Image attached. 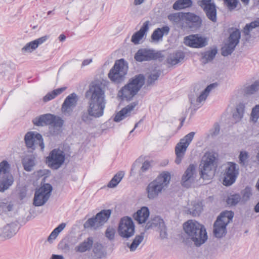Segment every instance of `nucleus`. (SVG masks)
Returning a JSON list of instances; mask_svg holds the SVG:
<instances>
[{
  "label": "nucleus",
  "mask_w": 259,
  "mask_h": 259,
  "mask_svg": "<svg viewBox=\"0 0 259 259\" xmlns=\"http://www.w3.org/2000/svg\"><path fill=\"white\" fill-rule=\"evenodd\" d=\"M242 198L245 201L248 200L251 195V192L250 188H245L242 192Z\"/></svg>",
  "instance_id": "nucleus-53"
},
{
  "label": "nucleus",
  "mask_w": 259,
  "mask_h": 259,
  "mask_svg": "<svg viewBox=\"0 0 259 259\" xmlns=\"http://www.w3.org/2000/svg\"><path fill=\"white\" fill-rule=\"evenodd\" d=\"M183 229L188 239L197 247L203 244L208 236L205 227L196 221L189 220L184 223Z\"/></svg>",
  "instance_id": "nucleus-2"
},
{
  "label": "nucleus",
  "mask_w": 259,
  "mask_h": 259,
  "mask_svg": "<svg viewBox=\"0 0 259 259\" xmlns=\"http://www.w3.org/2000/svg\"><path fill=\"white\" fill-rule=\"evenodd\" d=\"M150 163L149 161H146L143 163L141 168V171L142 172H145L150 167Z\"/></svg>",
  "instance_id": "nucleus-58"
},
{
  "label": "nucleus",
  "mask_w": 259,
  "mask_h": 259,
  "mask_svg": "<svg viewBox=\"0 0 259 259\" xmlns=\"http://www.w3.org/2000/svg\"><path fill=\"white\" fill-rule=\"evenodd\" d=\"M185 44L192 48H202L207 45L206 38L199 36L198 34L190 35L185 37Z\"/></svg>",
  "instance_id": "nucleus-22"
},
{
  "label": "nucleus",
  "mask_w": 259,
  "mask_h": 259,
  "mask_svg": "<svg viewBox=\"0 0 259 259\" xmlns=\"http://www.w3.org/2000/svg\"><path fill=\"white\" fill-rule=\"evenodd\" d=\"M202 210V206L200 203L193 202L191 207L189 208L188 211L193 217L199 215Z\"/></svg>",
  "instance_id": "nucleus-40"
},
{
  "label": "nucleus",
  "mask_w": 259,
  "mask_h": 259,
  "mask_svg": "<svg viewBox=\"0 0 259 259\" xmlns=\"http://www.w3.org/2000/svg\"><path fill=\"white\" fill-rule=\"evenodd\" d=\"M50 259H64L62 255L53 254Z\"/></svg>",
  "instance_id": "nucleus-63"
},
{
  "label": "nucleus",
  "mask_w": 259,
  "mask_h": 259,
  "mask_svg": "<svg viewBox=\"0 0 259 259\" xmlns=\"http://www.w3.org/2000/svg\"><path fill=\"white\" fill-rule=\"evenodd\" d=\"M111 213L110 209L103 210L95 217L90 218L84 223V228H93L96 229L107 221Z\"/></svg>",
  "instance_id": "nucleus-13"
},
{
  "label": "nucleus",
  "mask_w": 259,
  "mask_h": 259,
  "mask_svg": "<svg viewBox=\"0 0 259 259\" xmlns=\"http://www.w3.org/2000/svg\"><path fill=\"white\" fill-rule=\"evenodd\" d=\"M220 130V125L218 123H214L213 129L212 130L210 134L211 136H215L219 134Z\"/></svg>",
  "instance_id": "nucleus-55"
},
{
  "label": "nucleus",
  "mask_w": 259,
  "mask_h": 259,
  "mask_svg": "<svg viewBox=\"0 0 259 259\" xmlns=\"http://www.w3.org/2000/svg\"><path fill=\"white\" fill-rule=\"evenodd\" d=\"M25 142L27 147L35 149L39 146L42 150L45 148L42 136L38 133L34 134L33 132H28L25 136Z\"/></svg>",
  "instance_id": "nucleus-18"
},
{
  "label": "nucleus",
  "mask_w": 259,
  "mask_h": 259,
  "mask_svg": "<svg viewBox=\"0 0 259 259\" xmlns=\"http://www.w3.org/2000/svg\"><path fill=\"white\" fill-rule=\"evenodd\" d=\"M225 4L229 10L235 9L239 3L238 0H225Z\"/></svg>",
  "instance_id": "nucleus-49"
},
{
  "label": "nucleus",
  "mask_w": 259,
  "mask_h": 259,
  "mask_svg": "<svg viewBox=\"0 0 259 259\" xmlns=\"http://www.w3.org/2000/svg\"><path fill=\"white\" fill-rule=\"evenodd\" d=\"M145 233H141L135 236L131 244L127 243V246L129 247L130 251H134L136 250L139 244L143 241Z\"/></svg>",
  "instance_id": "nucleus-37"
},
{
  "label": "nucleus",
  "mask_w": 259,
  "mask_h": 259,
  "mask_svg": "<svg viewBox=\"0 0 259 259\" xmlns=\"http://www.w3.org/2000/svg\"><path fill=\"white\" fill-rule=\"evenodd\" d=\"M154 228H157L160 230H164L165 224L163 220L159 217H155L150 221H148L145 226V230H149Z\"/></svg>",
  "instance_id": "nucleus-29"
},
{
  "label": "nucleus",
  "mask_w": 259,
  "mask_h": 259,
  "mask_svg": "<svg viewBox=\"0 0 259 259\" xmlns=\"http://www.w3.org/2000/svg\"><path fill=\"white\" fill-rule=\"evenodd\" d=\"M185 55L182 52H177L171 54L166 60L167 63L171 65H175L184 59Z\"/></svg>",
  "instance_id": "nucleus-34"
},
{
  "label": "nucleus",
  "mask_w": 259,
  "mask_h": 259,
  "mask_svg": "<svg viewBox=\"0 0 259 259\" xmlns=\"http://www.w3.org/2000/svg\"><path fill=\"white\" fill-rule=\"evenodd\" d=\"M52 123L49 126V133L52 136H57L62 132L64 120L58 116L55 115Z\"/></svg>",
  "instance_id": "nucleus-24"
},
{
  "label": "nucleus",
  "mask_w": 259,
  "mask_h": 259,
  "mask_svg": "<svg viewBox=\"0 0 259 259\" xmlns=\"http://www.w3.org/2000/svg\"><path fill=\"white\" fill-rule=\"evenodd\" d=\"M144 82L145 77L143 74L136 75L130 80L128 83L121 89L118 96L122 100H131L141 89Z\"/></svg>",
  "instance_id": "nucleus-4"
},
{
  "label": "nucleus",
  "mask_w": 259,
  "mask_h": 259,
  "mask_svg": "<svg viewBox=\"0 0 259 259\" xmlns=\"http://www.w3.org/2000/svg\"><path fill=\"white\" fill-rule=\"evenodd\" d=\"M185 13L179 12L170 14L168 15V19L174 24L176 25L180 23L182 20H184Z\"/></svg>",
  "instance_id": "nucleus-39"
},
{
  "label": "nucleus",
  "mask_w": 259,
  "mask_h": 259,
  "mask_svg": "<svg viewBox=\"0 0 259 259\" xmlns=\"http://www.w3.org/2000/svg\"><path fill=\"white\" fill-rule=\"evenodd\" d=\"M65 223H61L57 227H56L53 231L55 232L57 235H58L65 228Z\"/></svg>",
  "instance_id": "nucleus-57"
},
{
  "label": "nucleus",
  "mask_w": 259,
  "mask_h": 259,
  "mask_svg": "<svg viewBox=\"0 0 259 259\" xmlns=\"http://www.w3.org/2000/svg\"><path fill=\"white\" fill-rule=\"evenodd\" d=\"M184 20L186 26L192 31L199 29L202 23V19L199 16L191 12L185 13Z\"/></svg>",
  "instance_id": "nucleus-19"
},
{
  "label": "nucleus",
  "mask_w": 259,
  "mask_h": 259,
  "mask_svg": "<svg viewBox=\"0 0 259 259\" xmlns=\"http://www.w3.org/2000/svg\"><path fill=\"white\" fill-rule=\"evenodd\" d=\"M78 100V96L75 93H73L68 95L62 105V112L64 115H70L77 105Z\"/></svg>",
  "instance_id": "nucleus-20"
},
{
  "label": "nucleus",
  "mask_w": 259,
  "mask_h": 259,
  "mask_svg": "<svg viewBox=\"0 0 259 259\" xmlns=\"http://www.w3.org/2000/svg\"><path fill=\"white\" fill-rule=\"evenodd\" d=\"M105 234L108 239L112 240L114 237L115 230L113 228H108L107 229Z\"/></svg>",
  "instance_id": "nucleus-54"
},
{
  "label": "nucleus",
  "mask_w": 259,
  "mask_h": 259,
  "mask_svg": "<svg viewBox=\"0 0 259 259\" xmlns=\"http://www.w3.org/2000/svg\"><path fill=\"white\" fill-rule=\"evenodd\" d=\"M149 21H145L140 30L134 33L132 36L131 41L134 44L137 45L140 43V41L142 39L146 32L149 29Z\"/></svg>",
  "instance_id": "nucleus-28"
},
{
  "label": "nucleus",
  "mask_w": 259,
  "mask_h": 259,
  "mask_svg": "<svg viewBox=\"0 0 259 259\" xmlns=\"http://www.w3.org/2000/svg\"><path fill=\"white\" fill-rule=\"evenodd\" d=\"M248 158L246 151H241L239 156V163L242 166H245Z\"/></svg>",
  "instance_id": "nucleus-50"
},
{
  "label": "nucleus",
  "mask_w": 259,
  "mask_h": 259,
  "mask_svg": "<svg viewBox=\"0 0 259 259\" xmlns=\"http://www.w3.org/2000/svg\"><path fill=\"white\" fill-rule=\"evenodd\" d=\"M161 32V34H162V35H167L168 34L169 32V27L167 26H164L162 27L161 28H159Z\"/></svg>",
  "instance_id": "nucleus-59"
},
{
  "label": "nucleus",
  "mask_w": 259,
  "mask_h": 259,
  "mask_svg": "<svg viewBox=\"0 0 259 259\" xmlns=\"http://www.w3.org/2000/svg\"><path fill=\"white\" fill-rule=\"evenodd\" d=\"M127 70V64L123 59L117 60L110 70L108 77L112 82L119 83L124 80Z\"/></svg>",
  "instance_id": "nucleus-7"
},
{
  "label": "nucleus",
  "mask_w": 259,
  "mask_h": 259,
  "mask_svg": "<svg viewBox=\"0 0 259 259\" xmlns=\"http://www.w3.org/2000/svg\"><path fill=\"white\" fill-rule=\"evenodd\" d=\"M240 37L241 33L238 29H236L230 34L227 43L222 48V55L223 56L231 54L238 44Z\"/></svg>",
  "instance_id": "nucleus-17"
},
{
  "label": "nucleus",
  "mask_w": 259,
  "mask_h": 259,
  "mask_svg": "<svg viewBox=\"0 0 259 259\" xmlns=\"http://www.w3.org/2000/svg\"><path fill=\"white\" fill-rule=\"evenodd\" d=\"M66 87H62L53 90V91L48 93L43 98L44 102H48L53 99L56 96L62 94L66 89Z\"/></svg>",
  "instance_id": "nucleus-38"
},
{
  "label": "nucleus",
  "mask_w": 259,
  "mask_h": 259,
  "mask_svg": "<svg viewBox=\"0 0 259 259\" xmlns=\"http://www.w3.org/2000/svg\"><path fill=\"white\" fill-rule=\"evenodd\" d=\"M259 27V18L249 24H246L243 28V33L245 35H249L253 28Z\"/></svg>",
  "instance_id": "nucleus-46"
},
{
  "label": "nucleus",
  "mask_w": 259,
  "mask_h": 259,
  "mask_svg": "<svg viewBox=\"0 0 259 259\" xmlns=\"http://www.w3.org/2000/svg\"><path fill=\"white\" fill-rule=\"evenodd\" d=\"M172 8L175 10H180L184 9L180 0L177 1L173 4Z\"/></svg>",
  "instance_id": "nucleus-56"
},
{
  "label": "nucleus",
  "mask_w": 259,
  "mask_h": 259,
  "mask_svg": "<svg viewBox=\"0 0 259 259\" xmlns=\"http://www.w3.org/2000/svg\"><path fill=\"white\" fill-rule=\"evenodd\" d=\"M74 244L70 242L68 239H63L59 244V248L64 252L68 253L73 247Z\"/></svg>",
  "instance_id": "nucleus-41"
},
{
  "label": "nucleus",
  "mask_w": 259,
  "mask_h": 259,
  "mask_svg": "<svg viewBox=\"0 0 259 259\" xmlns=\"http://www.w3.org/2000/svg\"><path fill=\"white\" fill-rule=\"evenodd\" d=\"M17 227L14 223L7 224L2 228L1 235L4 237L11 238L16 233Z\"/></svg>",
  "instance_id": "nucleus-33"
},
{
  "label": "nucleus",
  "mask_w": 259,
  "mask_h": 259,
  "mask_svg": "<svg viewBox=\"0 0 259 259\" xmlns=\"http://www.w3.org/2000/svg\"><path fill=\"white\" fill-rule=\"evenodd\" d=\"M197 4L203 10L210 21L213 23L217 22V6L213 0H199Z\"/></svg>",
  "instance_id": "nucleus-15"
},
{
  "label": "nucleus",
  "mask_w": 259,
  "mask_h": 259,
  "mask_svg": "<svg viewBox=\"0 0 259 259\" xmlns=\"http://www.w3.org/2000/svg\"><path fill=\"white\" fill-rule=\"evenodd\" d=\"M10 165L6 160L0 163V192L9 189L14 183V179L10 172Z\"/></svg>",
  "instance_id": "nucleus-8"
},
{
  "label": "nucleus",
  "mask_w": 259,
  "mask_h": 259,
  "mask_svg": "<svg viewBox=\"0 0 259 259\" xmlns=\"http://www.w3.org/2000/svg\"><path fill=\"white\" fill-rule=\"evenodd\" d=\"M170 180V176L168 172L160 174L154 180L151 182L146 188L147 198L153 200L161 194L168 186Z\"/></svg>",
  "instance_id": "nucleus-3"
},
{
  "label": "nucleus",
  "mask_w": 259,
  "mask_h": 259,
  "mask_svg": "<svg viewBox=\"0 0 259 259\" xmlns=\"http://www.w3.org/2000/svg\"><path fill=\"white\" fill-rule=\"evenodd\" d=\"M259 89V81H255L253 84L247 87L245 89V93L247 94H253Z\"/></svg>",
  "instance_id": "nucleus-47"
},
{
  "label": "nucleus",
  "mask_w": 259,
  "mask_h": 259,
  "mask_svg": "<svg viewBox=\"0 0 259 259\" xmlns=\"http://www.w3.org/2000/svg\"><path fill=\"white\" fill-rule=\"evenodd\" d=\"M106 87L102 82L93 83L86 93V97L90 96L87 111H83L80 115L82 121L89 123L93 118H99L104 114L106 100Z\"/></svg>",
  "instance_id": "nucleus-1"
},
{
  "label": "nucleus",
  "mask_w": 259,
  "mask_h": 259,
  "mask_svg": "<svg viewBox=\"0 0 259 259\" xmlns=\"http://www.w3.org/2000/svg\"><path fill=\"white\" fill-rule=\"evenodd\" d=\"M182 3L184 8L191 7L192 5L191 0H180Z\"/></svg>",
  "instance_id": "nucleus-60"
},
{
  "label": "nucleus",
  "mask_w": 259,
  "mask_h": 259,
  "mask_svg": "<svg viewBox=\"0 0 259 259\" xmlns=\"http://www.w3.org/2000/svg\"><path fill=\"white\" fill-rule=\"evenodd\" d=\"M217 53V50L213 49L204 53L202 56V61L204 63H207L212 61Z\"/></svg>",
  "instance_id": "nucleus-44"
},
{
  "label": "nucleus",
  "mask_w": 259,
  "mask_h": 259,
  "mask_svg": "<svg viewBox=\"0 0 259 259\" xmlns=\"http://www.w3.org/2000/svg\"><path fill=\"white\" fill-rule=\"evenodd\" d=\"M24 169L26 171H31L36 164V158L33 155H26L22 160Z\"/></svg>",
  "instance_id": "nucleus-31"
},
{
  "label": "nucleus",
  "mask_w": 259,
  "mask_h": 259,
  "mask_svg": "<svg viewBox=\"0 0 259 259\" xmlns=\"http://www.w3.org/2000/svg\"><path fill=\"white\" fill-rule=\"evenodd\" d=\"M234 213L232 211H225L221 213L213 224L214 236L221 238L227 234V226L232 221Z\"/></svg>",
  "instance_id": "nucleus-5"
},
{
  "label": "nucleus",
  "mask_w": 259,
  "mask_h": 259,
  "mask_svg": "<svg viewBox=\"0 0 259 259\" xmlns=\"http://www.w3.org/2000/svg\"><path fill=\"white\" fill-rule=\"evenodd\" d=\"M137 105V102H133L128 105L116 114L114 120L116 122H119L129 116L131 115V112Z\"/></svg>",
  "instance_id": "nucleus-26"
},
{
  "label": "nucleus",
  "mask_w": 259,
  "mask_h": 259,
  "mask_svg": "<svg viewBox=\"0 0 259 259\" xmlns=\"http://www.w3.org/2000/svg\"><path fill=\"white\" fill-rule=\"evenodd\" d=\"M57 236L58 235H56L55 232L52 231L48 238V241L50 242H51L52 240H54Z\"/></svg>",
  "instance_id": "nucleus-61"
},
{
  "label": "nucleus",
  "mask_w": 259,
  "mask_h": 259,
  "mask_svg": "<svg viewBox=\"0 0 259 259\" xmlns=\"http://www.w3.org/2000/svg\"><path fill=\"white\" fill-rule=\"evenodd\" d=\"M93 243V238L92 237H89L75 246L74 250L75 252L79 253H83L87 251H89L92 247Z\"/></svg>",
  "instance_id": "nucleus-30"
},
{
  "label": "nucleus",
  "mask_w": 259,
  "mask_h": 259,
  "mask_svg": "<svg viewBox=\"0 0 259 259\" xmlns=\"http://www.w3.org/2000/svg\"><path fill=\"white\" fill-rule=\"evenodd\" d=\"M163 37L161 34V30L159 28L156 29L153 32L151 35V38L154 41L159 40Z\"/></svg>",
  "instance_id": "nucleus-52"
},
{
  "label": "nucleus",
  "mask_w": 259,
  "mask_h": 259,
  "mask_svg": "<svg viewBox=\"0 0 259 259\" xmlns=\"http://www.w3.org/2000/svg\"><path fill=\"white\" fill-rule=\"evenodd\" d=\"M135 59L138 62L158 60L162 61L164 56L160 51L147 49H139L135 54Z\"/></svg>",
  "instance_id": "nucleus-11"
},
{
  "label": "nucleus",
  "mask_w": 259,
  "mask_h": 259,
  "mask_svg": "<svg viewBox=\"0 0 259 259\" xmlns=\"http://www.w3.org/2000/svg\"><path fill=\"white\" fill-rule=\"evenodd\" d=\"M195 134V132H190L186 135L183 138L181 139L176 146L175 153L176 158L175 162L177 164H179L181 162L187 149L194 138Z\"/></svg>",
  "instance_id": "nucleus-10"
},
{
  "label": "nucleus",
  "mask_w": 259,
  "mask_h": 259,
  "mask_svg": "<svg viewBox=\"0 0 259 259\" xmlns=\"http://www.w3.org/2000/svg\"><path fill=\"white\" fill-rule=\"evenodd\" d=\"M92 62V59H87L85 60H84L83 62H82V66H86L90 64Z\"/></svg>",
  "instance_id": "nucleus-62"
},
{
  "label": "nucleus",
  "mask_w": 259,
  "mask_h": 259,
  "mask_svg": "<svg viewBox=\"0 0 259 259\" xmlns=\"http://www.w3.org/2000/svg\"><path fill=\"white\" fill-rule=\"evenodd\" d=\"M259 118V104L255 105L252 109L250 119L254 122H256Z\"/></svg>",
  "instance_id": "nucleus-48"
},
{
  "label": "nucleus",
  "mask_w": 259,
  "mask_h": 259,
  "mask_svg": "<svg viewBox=\"0 0 259 259\" xmlns=\"http://www.w3.org/2000/svg\"><path fill=\"white\" fill-rule=\"evenodd\" d=\"M65 160L64 152L59 148L53 149L46 157V163L51 168L58 169L64 163Z\"/></svg>",
  "instance_id": "nucleus-9"
},
{
  "label": "nucleus",
  "mask_w": 259,
  "mask_h": 259,
  "mask_svg": "<svg viewBox=\"0 0 259 259\" xmlns=\"http://www.w3.org/2000/svg\"><path fill=\"white\" fill-rule=\"evenodd\" d=\"M123 176L124 173L123 171L117 172L109 182L108 187L109 188H114L116 187L121 181Z\"/></svg>",
  "instance_id": "nucleus-43"
},
{
  "label": "nucleus",
  "mask_w": 259,
  "mask_h": 259,
  "mask_svg": "<svg viewBox=\"0 0 259 259\" xmlns=\"http://www.w3.org/2000/svg\"><path fill=\"white\" fill-rule=\"evenodd\" d=\"M52 187L49 184H46L35 191L33 204L36 206H40L45 204L49 199Z\"/></svg>",
  "instance_id": "nucleus-14"
},
{
  "label": "nucleus",
  "mask_w": 259,
  "mask_h": 259,
  "mask_svg": "<svg viewBox=\"0 0 259 259\" xmlns=\"http://www.w3.org/2000/svg\"><path fill=\"white\" fill-rule=\"evenodd\" d=\"M55 115L52 114H45L35 118L33 120V123L36 126L50 125L52 123Z\"/></svg>",
  "instance_id": "nucleus-27"
},
{
  "label": "nucleus",
  "mask_w": 259,
  "mask_h": 259,
  "mask_svg": "<svg viewBox=\"0 0 259 259\" xmlns=\"http://www.w3.org/2000/svg\"><path fill=\"white\" fill-rule=\"evenodd\" d=\"M241 199L239 194L230 195L226 199V203L229 206H235L240 201Z\"/></svg>",
  "instance_id": "nucleus-42"
},
{
  "label": "nucleus",
  "mask_w": 259,
  "mask_h": 259,
  "mask_svg": "<svg viewBox=\"0 0 259 259\" xmlns=\"http://www.w3.org/2000/svg\"><path fill=\"white\" fill-rule=\"evenodd\" d=\"M215 159V155L213 152H207L203 156L199 165L201 178L203 179L209 180L213 177Z\"/></svg>",
  "instance_id": "nucleus-6"
},
{
  "label": "nucleus",
  "mask_w": 259,
  "mask_h": 259,
  "mask_svg": "<svg viewBox=\"0 0 259 259\" xmlns=\"http://www.w3.org/2000/svg\"><path fill=\"white\" fill-rule=\"evenodd\" d=\"M13 205L8 202H0V208L5 212L12 211Z\"/></svg>",
  "instance_id": "nucleus-51"
},
{
  "label": "nucleus",
  "mask_w": 259,
  "mask_h": 259,
  "mask_svg": "<svg viewBox=\"0 0 259 259\" xmlns=\"http://www.w3.org/2000/svg\"><path fill=\"white\" fill-rule=\"evenodd\" d=\"M48 38L49 36L45 35L31 41L26 44L24 47L21 49V52L23 53H31L36 50L39 45L45 42Z\"/></svg>",
  "instance_id": "nucleus-25"
},
{
  "label": "nucleus",
  "mask_w": 259,
  "mask_h": 259,
  "mask_svg": "<svg viewBox=\"0 0 259 259\" xmlns=\"http://www.w3.org/2000/svg\"><path fill=\"white\" fill-rule=\"evenodd\" d=\"M217 83H213L208 85L206 88L201 92V94L197 97L194 94H191L189 95V100L191 104H193L197 106L203 101H204L210 91L218 86Z\"/></svg>",
  "instance_id": "nucleus-23"
},
{
  "label": "nucleus",
  "mask_w": 259,
  "mask_h": 259,
  "mask_svg": "<svg viewBox=\"0 0 259 259\" xmlns=\"http://www.w3.org/2000/svg\"><path fill=\"white\" fill-rule=\"evenodd\" d=\"M162 71L161 70H154L152 73H151L147 78V84L151 85L154 83V82L157 80L160 75L161 74Z\"/></svg>",
  "instance_id": "nucleus-45"
},
{
  "label": "nucleus",
  "mask_w": 259,
  "mask_h": 259,
  "mask_svg": "<svg viewBox=\"0 0 259 259\" xmlns=\"http://www.w3.org/2000/svg\"><path fill=\"white\" fill-rule=\"evenodd\" d=\"M145 0H134V5L135 6L140 5L144 2Z\"/></svg>",
  "instance_id": "nucleus-64"
},
{
  "label": "nucleus",
  "mask_w": 259,
  "mask_h": 259,
  "mask_svg": "<svg viewBox=\"0 0 259 259\" xmlns=\"http://www.w3.org/2000/svg\"><path fill=\"white\" fill-rule=\"evenodd\" d=\"M149 216V210L148 207L144 206L134 214L135 219L139 224L145 223Z\"/></svg>",
  "instance_id": "nucleus-32"
},
{
  "label": "nucleus",
  "mask_w": 259,
  "mask_h": 259,
  "mask_svg": "<svg viewBox=\"0 0 259 259\" xmlns=\"http://www.w3.org/2000/svg\"><path fill=\"white\" fill-rule=\"evenodd\" d=\"M118 232L122 238H129L133 236L135 232V226L132 218L125 217L121 219Z\"/></svg>",
  "instance_id": "nucleus-12"
},
{
  "label": "nucleus",
  "mask_w": 259,
  "mask_h": 259,
  "mask_svg": "<svg viewBox=\"0 0 259 259\" xmlns=\"http://www.w3.org/2000/svg\"><path fill=\"white\" fill-rule=\"evenodd\" d=\"M196 175L195 165H189L182 178V185L186 188L190 187L195 181Z\"/></svg>",
  "instance_id": "nucleus-21"
},
{
  "label": "nucleus",
  "mask_w": 259,
  "mask_h": 259,
  "mask_svg": "<svg viewBox=\"0 0 259 259\" xmlns=\"http://www.w3.org/2000/svg\"><path fill=\"white\" fill-rule=\"evenodd\" d=\"M238 174L237 165L234 162H228L223 174V184L226 186H231L235 183Z\"/></svg>",
  "instance_id": "nucleus-16"
},
{
  "label": "nucleus",
  "mask_w": 259,
  "mask_h": 259,
  "mask_svg": "<svg viewBox=\"0 0 259 259\" xmlns=\"http://www.w3.org/2000/svg\"><path fill=\"white\" fill-rule=\"evenodd\" d=\"M245 105L243 103L239 104L236 111L233 114V119L235 123L239 122L242 118L244 112Z\"/></svg>",
  "instance_id": "nucleus-36"
},
{
  "label": "nucleus",
  "mask_w": 259,
  "mask_h": 259,
  "mask_svg": "<svg viewBox=\"0 0 259 259\" xmlns=\"http://www.w3.org/2000/svg\"><path fill=\"white\" fill-rule=\"evenodd\" d=\"M93 251L95 256L97 258H102L106 256L107 252L103 246L99 243H96L94 244Z\"/></svg>",
  "instance_id": "nucleus-35"
}]
</instances>
